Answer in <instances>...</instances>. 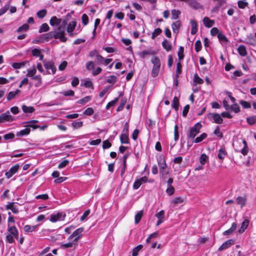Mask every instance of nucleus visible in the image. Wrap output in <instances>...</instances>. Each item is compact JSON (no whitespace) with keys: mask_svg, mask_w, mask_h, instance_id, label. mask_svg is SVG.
Wrapping results in <instances>:
<instances>
[{"mask_svg":"<svg viewBox=\"0 0 256 256\" xmlns=\"http://www.w3.org/2000/svg\"><path fill=\"white\" fill-rule=\"evenodd\" d=\"M91 97L90 96H86L77 102L78 104H84L88 102L90 100Z\"/></svg>","mask_w":256,"mask_h":256,"instance_id":"nucleus-55","label":"nucleus"},{"mask_svg":"<svg viewBox=\"0 0 256 256\" xmlns=\"http://www.w3.org/2000/svg\"><path fill=\"white\" fill-rule=\"evenodd\" d=\"M110 88V86H107L104 87L102 91H101L99 94V96L100 98H102L104 96L107 92L109 88Z\"/></svg>","mask_w":256,"mask_h":256,"instance_id":"nucleus-60","label":"nucleus"},{"mask_svg":"<svg viewBox=\"0 0 256 256\" xmlns=\"http://www.w3.org/2000/svg\"><path fill=\"white\" fill-rule=\"evenodd\" d=\"M49 29L50 27L46 23H44L41 25L39 29L38 32L40 33H42V32H48L49 30Z\"/></svg>","mask_w":256,"mask_h":256,"instance_id":"nucleus-37","label":"nucleus"},{"mask_svg":"<svg viewBox=\"0 0 256 256\" xmlns=\"http://www.w3.org/2000/svg\"><path fill=\"white\" fill-rule=\"evenodd\" d=\"M143 216V210L139 211L136 215L134 217V222L136 224H138L140 222L141 218Z\"/></svg>","mask_w":256,"mask_h":256,"instance_id":"nucleus-32","label":"nucleus"},{"mask_svg":"<svg viewBox=\"0 0 256 256\" xmlns=\"http://www.w3.org/2000/svg\"><path fill=\"white\" fill-rule=\"evenodd\" d=\"M194 82L196 84H202L204 83V80L202 78H200L197 74H196L194 75Z\"/></svg>","mask_w":256,"mask_h":256,"instance_id":"nucleus-52","label":"nucleus"},{"mask_svg":"<svg viewBox=\"0 0 256 256\" xmlns=\"http://www.w3.org/2000/svg\"><path fill=\"white\" fill-rule=\"evenodd\" d=\"M182 66L180 62H178L176 64V76L178 77L180 74L182 72Z\"/></svg>","mask_w":256,"mask_h":256,"instance_id":"nucleus-49","label":"nucleus"},{"mask_svg":"<svg viewBox=\"0 0 256 256\" xmlns=\"http://www.w3.org/2000/svg\"><path fill=\"white\" fill-rule=\"evenodd\" d=\"M25 64L26 62H14L12 64V66L15 69H18L24 67Z\"/></svg>","mask_w":256,"mask_h":256,"instance_id":"nucleus-40","label":"nucleus"},{"mask_svg":"<svg viewBox=\"0 0 256 256\" xmlns=\"http://www.w3.org/2000/svg\"><path fill=\"white\" fill-rule=\"evenodd\" d=\"M202 44L200 40H198L194 44V49L196 52H200L202 49Z\"/></svg>","mask_w":256,"mask_h":256,"instance_id":"nucleus-54","label":"nucleus"},{"mask_svg":"<svg viewBox=\"0 0 256 256\" xmlns=\"http://www.w3.org/2000/svg\"><path fill=\"white\" fill-rule=\"evenodd\" d=\"M29 26L28 24H24L20 26L17 30V32H20L22 31H27L29 29Z\"/></svg>","mask_w":256,"mask_h":256,"instance_id":"nucleus-48","label":"nucleus"},{"mask_svg":"<svg viewBox=\"0 0 256 256\" xmlns=\"http://www.w3.org/2000/svg\"><path fill=\"white\" fill-rule=\"evenodd\" d=\"M50 33L52 36V38L56 39L58 38L62 42H66L67 40V38L62 36V34L60 32H58L56 30L50 32Z\"/></svg>","mask_w":256,"mask_h":256,"instance_id":"nucleus-8","label":"nucleus"},{"mask_svg":"<svg viewBox=\"0 0 256 256\" xmlns=\"http://www.w3.org/2000/svg\"><path fill=\"white\" fill-rule=\"evenodd\" d=\"M240 104L244 108H251V104H250L246 101L244 100H240Z\"/></svg>","mask_w":256,"mask_h":256,"instance_id":"nucleus-53","label":"nucleus"},{"mask_svg":"<svg viewBox=\"0 0 256 256\" xmlns=\"http://www.w3.org/2000/svg\"><path fill=\"white\" fill-rule=\"evenodd\" d=\"M246 122L250 126L255 124L256 123V116L248 117Z\"/></svg>","mask_w":256,"mask_h":256,"instance_id":"nucleus-35","label":"nucleus"},{"mask_svg":"<svg viewBox=\"0 0 256 256\" xmlns=\"http://www.w3.org/2000/svg\"><path fill=\"white\" fill-rule=\"evenodd\" d=\"M126 102V99L125 98H122L121 100L119 106L116 108V111L117 112L121 111L123 109Z\"/></svg>","mask_w":256,"mask_h":256,"instance_id":"nucleus-43","label":"nucleus"},{"mask_svg":"<svg viewBox=\"0 0 256 256\" xmlns=\"http://www.w3.org/2000/svg\"><path fill=\"white\" fill-rule=\"evenodd\" d=\"M179 106V100L176 96L174 98L172 102V107L177 110Z\"/></svg>","mask_w":256,"mask_h":256,"instance_id":"nucleus-34","label":"nucleus"},{"mask_svg":"<svg viewBox=\"0 0 256 256\" xmlns=\"http://www.w3.org/2000/svg\"><path fill=\"white\" fill-rule=\"evenodd\" d=\"M202 21H203V22H204V26L207 28L212 27L214 23V20H210L208 17H204L203 18Z\"/></svg>","mask_w":256,"mask_h":256,"instance_id":"nucleus-22","label":"nucleus"},{"mask_svg":"<svg viewBox=\"0 0 256 256\" xmlns=\"http://www.w3.org/2000/svg\"><path fill=\"white\" fill-rule=\"evenodd\" d=\"M155 216L158 219L164 220V212L163 210H160L158 213L156 214Z\"/></svg>","mask_w":256,"mask_h":256,"instance_id":"nucleus-63","label":"nucleus"},{"mask_svg":"<svg viewBox=\"0 0 256 256\" xmlns=\"http://www.w3.org/2000/svg\"><path fill=\"white\" fill-rule=\"evenodd\" d=\"M0 119L2 123L4 122H12L14 120V117L12 116H7L6 114L3 113L0 116Z\"/></svg>","mask_w":256,"mask_h":256,"instance_id":"nucleus-13","label":"nucleus"},{"mask_svg":"<svg viewBox=\"0 0 256 256\" xmlns=\"http://www.w3.org/2000/svg\"><path fill=\"white\" fill-rule=\"evenodd\" d=\"M235 240L233 239H230L225 242V248H226L234 244Z\"/></svg>","mask_w":256,"mask_h":256,"instance_id":"nucleus-59","label":"nucleus"},{"mask_svg":"<svg viewBox=\"0 0 256 256\" xmlns=\"http://www.w3.org/2000/svg\"><path fill=\"white\" fill-rule=\"evenodd\" d=\"M47 14V11L45 9L41 10L36 12L38 17L40 18H43Z\"/></svg>","mask_w":256,"mask_h":256,"instance_id":"nucleus-39","label":"nucleus"},{"mask_svg":"<svg viewBox=\"0 0 256 256\" xmlns=\"http://www.w3.org/2000/svg\"><path fill=\"white\" fill-rule=\"evenodd\" d=\"M84 230V228L82 227L79 228L76 230L68 238V240H70L74 238V242L78 243V241L82 236V232Z\"/></svg>","mask_w":256,"mask_h":256,"instance_id":"nucleus-2","label":"nucleus"},{"mask_svg":"<svg viewBox=\"0 0 256 256\" xmlns=\"http://www.w3.org/2000/svg\"><path fill=\"white\" fill-rule=\"evenodd\" d=\"M240 42L253 46H255L256 44V40L252 34L248 36L245 40H240Z\"/></svg>","mask_w":256,"mask_h":256,"instance_id":"nucleus-9","label":"nucleus"},{"mask_svg":"<svg viewBox=\"0 0 256 256\" xmlns=\"http://www.w3.org/2000/svg\"><path fill=\"white\" fill-rule=\"evenodd\" d=\"M237 224L234 222L232 224L231 227L226 230H225V235H230L232 234L236 230Z\"/></svg>","mask_w":256,"mask_h":256,"instance_id":"nucleus-23","label":"nucleus"},{"mask_svg":"<svg viewBox=\"0 0 256 256\" xmlns=\"http://www.w3.org/2000/svg\"><path fill=\"white\" fill-rule=\"evenodd\" d=\"M30 132V129L29 128H26L24 130H22L16 133L17 136H24L28 135Z\"/></svg>","mask_w":256,"mask_h":256,"instance_id":"nucleus-19","label":"nucleus"},{"mask_svg":"<svg viewBox=\"0 0 256 256\" xmlns=\"http://www.w3.org/2000/svg\"><path fill=\"white\" fill-rule=\"evenodd\" d=\"M20 168V165L16 164L14 166H12L8 172L5 173L6 176H12L16 173Z\"/></svg>","mask_w":256,"mask_h":256,"instance_id":"nucleus-16","label":"nucleus"},{"mask_svg":"<svg viewBox=\"0 0 256 256\" xmlns=\"http://www.w3.org/2000/svg\"><path fill=\"white\" fill-rule=\"evenodd\" d=\"M218 157L220 160H223L224 158V149L222 148L219 150L218 152Z\"/></svg>","mask_w":256,"mask_h":256,"instance_id":"nucleus-58","label":"nucleus"},{"mask_svg":"<svg viewBox=\"0 0 256 256\" xmlns=\"http://www.w3.org/2000/svg\"><path fill=\"white\" fill-rule=\"evenodd\" d=\"M76 23L75 21H72L68 25L67 32L70 36L73 34L72 32L76 28Z\"/></svg>","mask_w":256,"mask_h":256,"instance_id":"nucleus-17","label":"nucleus"},{"mask_svg":"<svg viewBox=\"0 0 256 256\" xmlns=\"http://www.w3.org/2000/svg\"><path fill=\"white\" fill-rule=\"evenodd\" d=\"M190 24L192 26L190 33L192 34H194L198 30L197 26L198 24L196 20H191Z\"/></svg>","mask_w":256,"mask_h":256,"instance_id":"nucleus-25","label":"nucleus"},{"mask_svg":"<svg viewBox=\"0 0 256 256\" xmlns=\"http://www.w3.org/2000/svg\"><path fill=\"white\" fill-rule=\"evenodd\" d=\"M143 248V246L142 244H139L134 248L132 251V256H138V253Z\"/></svg>","mask_w":256,"mask_h":256,"instance_id":"nucleus-30","label":"nucleus"},{"mask_svg":"<svg viewBox=\"0 0 256 256\" xmlns=\"http://www.w3.org/2000/svg\"><path fill=\"white\" fill-rule=\"evenodd\" d=\"M20 90H16V91L14 92H10L7 96L8 100H10L14 98L16 96L20 93Z\"/></svg>","mask_w":256,"mask_h":256,"instance_id":"nucleus-26","label":"nucleus"},{"mask_svg":"<svg viewBox=\"0 0 256 256\" xmlns=\"http://www.w3.org/2000/svg\"><path fill=\"white\" fill-rule=\"evenodd\" d=\"M38 225L30 226L26 225L24 227V232L27 233H30L37 230V228Z\"/></svg>","mask_w":256,"mask_h":256,"instance_id":"nucleus-14","label":"nucleus"},{"mask_svg":"<svg viewBox=\"0 0 256 256\" xmlns=\"http://www.w3.org/2000/svg\"><path fill=\"white\" fill-rule=\"evenodd\" d=\"M40 38L42 41L48 42L50 39L52 38V36L50 32L47 34L40 35Z\"/></svg>","mask_w":256,"mask_h":256,"instance_id":"nucleus-33","label":"nucleus"},{"mask_svg":"<svg viewBox=\"0 0 256 256\" xmlns=\"http://www.w3.org/2000/svg\"><path fill=\"white\" fill-rule=\"evenodd\" d=\"M209 118H212L214 120V122L216 124H221L222 122V119L220 116L217 114H210L208 116Z\"/></svg>","mask_w":256,"mask_h":256,"instance_id":"nucleus-11","label":"nucleus"},{"mask_svg":"<svg viewBox=\"0 0 256 256\" xmlns=\"http://www.w3.org/2000/svg\"><path fill=\"white\" fill-rule=\"evenodd\" d=\"M82 24L86 26L88 23V17L86 14H83L82 16Z\"/></svg>","mask_w":256,"mask_h":256,"instance_id":"nucleus-61","label":"nucleus"},{"mask_svg":"<svg viewBox=\"0 0 256 256\" xmlns=\"http://www.w3.org/2000/svg\"><path fill=\"white\" fill-rule=\"evenodd\" d=\"M207 134L206 133H202L200 136L195 138L194 142L196 143H199L202 141L206 138Z\"/></svg>","mask_w":256,"mask_h":256,"instance_id":"nucleus-44","label":"nucleus"},{"mask_svg":"<svg viewBox=\"0 0 256 256\" xmlns=\"http://www.w3.org/2000/svg\"><path fill=\"white\" fill-rule=\"evenodd\" d=\"M118 100H119V97H117V98H115L114 100L109 102L106 106V109L108 110L111 106H114L116 103H117L118 102Z\"/></svg>","mask_w":256,"mask_h":256,"instance_id":"nucleus-46","label":"nucleus"},{"mask_svg":"<svg viewBox=\"0 0 256 256\" xmlns=\"http://www.w3.org/2000/svg\"><path fill=\"white\" fill-rule=\"evenodd\" d=\"M42 62L44 67L47 70L44 72V74H50V72L48 71L49 70H51L52 74H54L56 73V68L55 66L54 62H53L44 60Z\"/></svg>","mask_w":256,"mask_h":256,"instance_id":"nucleus-3","label":"nucleus"},{"mask_svg":"<svg viewBox=\"0 0 256 256\" xmlns=\"http://www.w3.org/2000/svg\"><path fill=\"white\" fill-rule=\"evenodd\" d=\"M180 26V23L179 20H177L175 22H174L172 24V30L174 33H178V32L179 28Z\"/></svg>","mask_w":256,"mask_h":256,"instance_id":"nucleus-27","label":"nucleus"},{"mask_svg":"<svg viewBox=\"0 0 256 256\" xmlns=\"http://www.w3.org/2000/svg\"><path fill=\"white\" fill-rule=\"evenodd\" d=\"M77 244V243L76 242H74V240H72L71 242H68L66 244H62L60 246V248L63 250L68 248H71L74 246H76Z\"/></svg>","mask_w":256,"mask_h":256,"instance_id":"nucleus-20","label":"nucleus"},{"mask_svg":"<svg viewBox=\"0 0 256 256\" xmlns=\"http://www.w3.org/2000/svg\"><path fill=\"white\" fill-rule=\"evenodd\" d=\"M162 32V30L160 28L155 29L154 32L152 33V38L154 39L156 36L160 35Z\"/></svg>","mask_w":256,"mask_h":256,"instance_id":"nucleus-51","label":"nucleus"},{"mask_svg":"<svg viewBox=\"0 0 256 256\" xmlns=\"http://www.w3.org/2000/svg\"><path fill=\"white\" fill-rule=\"evenodd\" d=\"M184 48L182 46H180L178 51V60L180 61L182 60L184 58Z\"/></svg>","mask_w":256,"mask_h":256,"instance_id":"nucleus-38","label":"nucleus"},{"mask_svg":"<svg viewBox=\"0 0 256 256\" xmlns=\"http://www.w3.org/2000/svg\"><path fill=\"white\" fill-rule=\"evenodd\" d=\"M162 44L163 48L165 49L167 52L170 51L172 49V44L166 39H164V41L162 42Z\"/></svg>","mask_w":256,"mask_h":256,"instance_id":"nucleus-18","label":"nucleus"},{"mask_svg":"<svg viewBox=\"0 0 256 256\" xmlns=\"http://www.w3.org/2000/svg\"><path fill=\"white\" fill-rule=\"evenodd\" d=\"M38 122L37 120H31L29 121L24 122L23 123L25 124H27L26 127L29 128L30 129V128H32L33 129H36L40 127L39 126L36 124L38 123Z\"/></svg>","mask_w":256,"mask_h":256,"instance_id":"nucleus-12","label":"nucleus"},{"mask_svg":"<svg viewBox=\"0 0 256 256\" xmlns=\"http://www.w3.org/2000/svg\"><path fill=\"white\" fill-rule=\"evenodd\" d=\"M180 14V10H172V19L176 20L177 18H178Z\"/></svg>","mask_w":256,"mask_h":256,"instance_id":"nucleus-47","label":"nucleus"},{"mask_svg":"<svg viewBox=\"0 0 256 256\" xmlns=\"http://www.w3.org/2000/svg\"><path fill=\"white\" fill-rule=\"evenodd\" d=\"M104 60V58L102 57L101 55L98 54L96 55V58H95V62L96 64L98 65H101L103 64Z\"/></svg>","mask_w":256,"mask_h":256,"instance_id":"nucleus-41","label":"nucleus"},{"mask_svg":"<svg viewBox=\"0 0 256 256\" xmlns=\"http://www.w3.org/2000/svg\"><path fill=\"white\" fill-rule=\"evenodd\" d=\"M249 224V220L247 219H245L241 224L240 228L238 230V232L240 234L243 233L244 230L248 228Z\"/></svg>","mask_w":256,"mask_h":256,"instance_id":"nucleus-15","label":"nucleus"},{"mask_svg":"<svg viewBox=\"0 0 256 256\" xmlns=\"http://www.w3.org/2000/svg\"><path fill=\"white\" fill-rule=\"evenodd\" d=\"M158 166L160 167V172L162 176L167 174L168 172L167 170V166L165 162V160L163 158L160 157L158 160Z\"/></svg>","mask_w":256,"mask_h":256,"instance_id":"nucleus-6","label":"nucleus"},{"mask_svg":"<svg viewBox=\"0 0 256 256\" xmlns=\"http://www.w3.org/2000/svg\"><path fill=\"white\" fill-rule=\"evenodd\" d=\"M230 108L236 113L240 112V106L236 103L232 104L230 106Z\"/></svg>","mask_w":256,"mask_h":256,"instance_id":"nucleus-62","label":"nucleus"},{"mask_svg":"<svg viewBox=\"0 0 256 256\" xmlns=\"http://www.w3.org/2000/svg\"><path fill=\"white\" fill-rule=\"evenodd\" d=\"M210 34L212 36H218V38L220 42L223 44L224 42V34L222 32H220L218 29L216 28H213L210 30Z\"/></svg>","mask_w":256,"mask_h":256,"instance_id":"nucleus-7","label":"nucleus"},{"mask_svg":"<svg viewBox=\"0 0 256 256\" xmlns=\"http://www.w3.org/2000/svg\"><path fill=\"white\" fill-rule=\"evenodd\" d=\"M202 128V124L200 122H197L194 126L190 128V132L188 134L189 138H194L200 132V130Z\"/></svg>","mask_w":256,"mask_h":256,"instance_id":"nucleus-4","label":"nucleus"},{"mask_svg":"<svg viewBox=\"0 0 256 256\" xmlns=\"http://www.w3.org/2000/svg\"><path fill=\"white\" fill-rule=\"evenodd\" d=\"M246 198L245 197L238 196L236 198V202L242 208L246 205Z\"/></svg>","mask_w":256,"mask_h":256,"instance_id":"nucleus-31","label":"nucleus"},{"mask_svg":"<svg viewBox=\"0 0 256 256\" xmlns=\"http://www.w3.org/2000/svg\"><path fill=\"white\" fill-rule=\"evenodd\" d=\"M208 156L204 154H202L200 155V161L202 164H204L207 160H208Z\"/></svg>","mask_w":256,"mask_h":256,"instance_id":"nucleus-45","label":"nucleus"},{"mask_svg":"<svg viewBox=\"0 0 256 256\" xmlns=\"http://www.w3.org/2000/svg\"><path fill=\"white\" fill-rule=\"evenodd\" d=\"M22 110L24 113H32L34 111V108L33 106H28L25 105L22 106Z\"/></svg>","mask_w":256,"mask_h":256,"instance_id":"nucleus-29","label":"nucleus"},{"mask_svg":"<svg viewBox=\"0 0 256 256\" xmlns=\"http://www.w3.org/2000/svg\"><path fill=\"white\" fill-rule=\"evenodd\" d=\"M214 134L220 138H222L223 136L222 132H220L219 126H217L216 128L214 131Z\"/></svg>","mask_w":256,"mask_h":256,"instance_id":"nucleus-57","label":"nucleus"},{"mask_svg":"<svg viewBox=\"0 0 256 256\" xmlns=\"http://www.w3.org/2000/svg\"><path fill=\"white\" fill-rule=\"evenodd\" d=\"M128 136L126 134H121L120 136V142L122 144H127L129 143Z\"/></svg>","mask_w":256,"mask_h":256,"instance_id":"nucleus-36","label":"nucleus"},{"mask_svg":"<svg viewBox=\"0 0 256 256\" xmlns=\"http://www.w3.org/2000/svg\"><path fill=\"white\" fill-rule=\"evenodd\" d=\"M238 52L239 54L242 56H244L247 54L246 48L244 45H240L238 48Z\"/></svg>","mask_w":256,"mask_h":256,"instance_id":"nucleus-21","label":"nucleus"},{"mask_svg":"<svg viewBox=\"0 0 256 256\" xmlns=\"http://www.w3.org/2000/svg\"><path fill=\"white\" fill-rule=\"evenodd\" d=\"M184 200L181 197H176L171 202V204L172 205L174 206H176V205L178 204H181L183 202Z\"/></svg>","mask_w":256,"mask_h":256,"instance_id":"nucleus-28","label":"nucleus"},{"mask_svg":"<svg viewBox=\"0 0 256 256\" xmlns=\"http://www.w3.org/2000/svg\"><path fill=\"white\" fill-rule=\"evenodd\" d=\"M32 80L37 81L36 83L35 84V86L38 87L40 86L42 84V78L40 75H36L32 76Z\"/></svg>","mask_w":256,"mask_h":256,"instance_id":"nucleus-42","label":"nucleus"},{"mask_svg":"<svg viewBox=\"0 0 256 256\" xmlns=\"http://www.w3.org/2000/svg\"><path fill=\"white\" fill-rule=\"evenodd\" d=\"M166 192L169 196H172L174 192V188L172 186H168V188L166 190Z\"/></svg>","mask_w":256,"mask_h":256,"instance_id":"nucleus-56","label":"nucleus"},{"mask_svg":"<svg viewBox=\"0 0 256 256\" xmlns=\"http://www.w3.org/2000/svg\"><path fill=\"white\" fill-rule=\"evenodd\" d=\"M86 68L88 70L90 71L94 68V64L92 61H89L86 64Z\"/></svg>","mask_w":256,"mask_h":256,"instance_id":"nucleus-50","label":"nucleus"},{"mask_svg":"<svg viewBox=\"0 0 256 256\" xmlns=\"http://www.w3.org/2000/svg\"><path fill=\"white\" fill-rule=\"evenodd\" d=\"M14 236L12 234H8L6 236V241L9 244H12L14 242Z\"/></svg>","mask_w":256,"mask_h":256,"instance_id":"nucleus-64","label":"nucleus"},{"mask_svg":"<svg viewBox=\"0 0 256 256\" xmlns=\"http://www.w3.org/2000/svg\"><path fill=\"white\" fill-rule=\"evenodd\" d=\"M151 62L154 64L152 71V76L154 78L156 77L159 73L160 67V60L158 56H154L151 60Z\"/></svg>","mask_w":256,"mask_h":256,"instance_id":"nucleus-1","label":"nucleus"},{"mask_svg":"<svg viewBox=\"0 0 256 256\" xmlns=\"http://www.w3.org/2000/svg\"><path fill=\"white\" fill-rule=\"evenodd\" d=\"M8 231L10 232V234L12 235L15 238L18 240V232L15 226H10L8 224Z\"/></svg>","mask_w":256,"mask_h":256,"instance_id":"nucleus-10","label":"nucleus"},{"mask_svg":"<svg viewBox=\"0 0 256 256\" xmlns=\"http://www.w3.org/2000/svg\"><path fill=\"white\" fill-rule=\"evenodd\" d=\"M61 21V19L58 18L56 16H53L50 20V24L52 26H58L60 23Z\"/></svg>","mask_w":256,"mask_h":256,"instance_id":"nucleus-24","label":"nucleus"},{"mask_svg":"<svg viewBox=\"0 0 256 256\" xmlns=\"http://www.w3.org/2000/svg\"><path fill=\"white\" fill-rule=\"evenodd\" d=\"M66 216V214L64 212H58L56 214H53L50 216V220L52 222H55L57 221L64 220Z\"/></svg>","mask_w":256,"mask_h":256,"instance_id":"nucleus-5","label":"nucleus"}]
</instances>
